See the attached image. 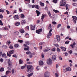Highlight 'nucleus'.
Masks as SVG:
<instances>
[{"mask_svg":"<svg viewBox=\"0 0 77 77\" xmlns=\"http://www.w3.org/2000/svg\"><path fill=\"white\" fill-rule=\"evenodd\" d=\"M27 72H31V70H32L33 69V66H32L31 65H28L27 66Z\"/></svg>","mask_w":77,"mask_h":77,"instance_id":"1","label":"nucleus"},{"mask_svg":"<svg viewBox=\"0 0 77 77\" xmlns=\"http://www.w3.org/2000/svg\"><path fill=\"white\" fill-rule=\"evenodd\" d=\"M66 4V1L65 0H62L60 2V5L61 6H63Z\"/></svg>","mask_w":77,"mask_h":77,"instance_id":"2","label":"nucleus"},{"mask_svg":"<svg viewBox=\"0 0 77 77\" xmlns=\"http://www.w3.org/2000/svg\"><path fill=\"white\" fill-rule=\"evenodd\" d=\"M53 30V29H51L49 31V33L47 35V38L49 39L50 36H51L52 35V33H51Z\"/></svg>","mask_w":77,"mask_h":77,"instance_id":"3","label":"nucleus"},{"mask_svg":"<svg viewBox=\"0 0 77 77\" xmlns=\"http://www.w3.org/2000/svg\"><path fill=\"white\" fill-rule=\"evenodd\" d=\"M45 77H49L50 75V73L48 72H46L44 74Z\"/></svg>","mask_w":77,"mask_h":77,"instance_id":"4","label":"nucleus"},{"mask_svg":"<svg viewBox=\"0 0 77 77\" xmlns=\"http://www.w3.org/2000/svg\"><path fill=\"white\" fill-rule=\"evenodd\" d=\"M26 54H29V57L30 58L33 57V54H32L31 52L30 51H28L27 52H26Z\"/></svg>","mask_w":77,"mask_h":77,"instance_id":"5","label":"nucleus"},{"mask_svg":"<svg viewBox=\"0 0 77 77\" xmlns=\"http://www.w3.org/2000/svg\"><path fill=\"white\" fill-rule=\"evenodd\" d=\"M47 63L48 65H51L52 64V60L49 58L47 60Z\"/></svg>","mask_w":77,"mask_h":77,"instance_id":"6","label":"nucleus"},{"mask_svg":"<svg viewBox=\"0 0 77 77\" xmlns=\"http://www.w3.org/2000/svg\"><path fill=\"white\" fill-rule=\"evenodd\" d=\"M72 18H73V21L75 23H76V21H77V17L75 16H72Z\"/></svg>","mask_w":77,"mask_h":77,"instance_id":"7","label":"nucleus"},{"mask_svg":"<svg viewBox=\"0 0 77 77\" xmlns=\"http://www.w3.org/2000/svg\"><path fill=\"white\" fill-rule=\"evenodd\" d=\"M8 63L9 66L10 67H11V66H12V62L10 60V59L8 60Z\"/></svg>","mask_w":77,"mask_h":77,"instance_id":"8","label":"nucleus"},{"mask_svg":"<svg viewBox=\"0 0 77 77\" xmlns=\"http://www.w3.org/2000/svg\"><path fill=\"white\" fill-rule=\"evenodd\" d=\"M42 32V29H39L38 30H37L36 31V33H38V34H39L41 32Z\"/></svg>","mask_w":77,"mask_h":77,"instance_id":"9","label":"nucleus"},{"mask_svg":"<svg viewBox=\"0 0 77 77\" xmlns=\"http://www.w3.org/2000/svg\"><path fill=\"white\" fill-rule=\"evenodd\" d=\"M14 18L15 20H18L20 18V16L17 15L14 16Z\"/></svg>","mask_w":77,"mask_h":77,"instance_id":"10","label":"nucleus"},{"mask_svg":"<svg viewBox=\"0 0 77 77\" xmlns=\"http://www.w3.org/2000/svg\"><path fill=\"white\" fill-rule=\"evenodd\" d=\"M30 28H31V30H34L35 29V25H33L31 26Z\"/></svg>","mask_w":77,"mask_h":77,"instance_id":"11","label":"nucleus"},{"mask_svg":"<svg viewBox=\"0 0 77 77\" xmlns=\"http://www.w3.org/2000/svg\"><path fill=\"white\" fill-rule=\"evenodd\" d=\"M56 55H53L52 57V59L53 61H54V60H55L56 59Z\"/></svg>","mask_w":77,"mask_h":77,"instance_id":"12","label":"nucleus"},{"mask_svg":"<svg viewBox=\"0 0 77 77\" xmlns=\"http://www.w3.org/2000/svg\"><path fill=\"white\" fill-rule=\"evenodd\" d=\"M56 38L57 39V41H60V36L59 35H57L56 36Z\"/></svg>","mask_w":77,"mask_h":77,"instance_id":"13","label":"nucleus"},{"mask_svg":"<svg viewBox=\"0 0 77 77\" xmlns=\"http://www.w3.org/2000/svg\"><path fill=\"white\" fill-rule=\"evenodd\" d=\"M74 45H75V42H74L72 44H71L70 46L72 48H73L74 47Z\"/></svg>","mask_w":77,"mask_h":77,"instance_id":"14","label":"nucleus"},{"mask_svg":"<svg viewBox=\"0 0 77 77\" xmlns=\"http://www.w3.org/2000/svg\"><path fill=\"white\" fill-rule=\"evenodd\" d=\"M21 23L22 24H25L26 23V20H23L21 21Z\"/></svg>","mask_w":77,"mask_h":77,"instance_id":"15","label":"nucleus"},{"mask_svg":"<svg viewBox=\"0 0 77 77\" xmlns=\"http://www.w3.org/2000/svg\"><path fill=\"white\" fill-rule=\"evenodd\" d=\"M36 12L37 14V16H39L40 15V12L38 10H36Z\"/></svg>","mask_w":77,"mask_h":77,"instance_id":"16","label":"nucleus"},{"mask_svg":"<svg viewBox=\"0 0 77 77\" xmlns=\"http://www.w3.org/2000/svg\"><path fill=\"white\" fill-rule=\"evenodd\" d=\"M10 72H11V71L9 70H8L6 72L5 74L6 75H9V74Z\"/></svg>","mask_w":77,"mask_h":77,"instance_id":"17","label":"nucleus"},{"mask_svg":"<svg viewBox=\"0 0 77 77\" xmlns=\"http://www.w3.org/2000/svg\"><path fill=\"white\" fill-rule=\"evenodd\" d=\"M2 56L3 57H5V59L7 58V56H6V54H2Z\"/></svg>","mask_w":77,"mask_h":77,"instance_id":"18","label":"nucleus"},{"mask_svg":"<svg viewBox=\"0 0 77 77\" xmlns=\"http://www.w3.org/2000/svg\"><path fill=\"white\" fill-rule=\"evenodd\" d=\"M19 31L21 32V33H23L25 32L24 30L22 29H20Z\"/></svg>","mask_w":77,"mask_h":77,"instance_id":"19","label":"nucleus"},{"mask_svg":"<svg viewBox=\"0 0 77 77\" xmlns=\"http://www.w3.org/2000/svg\"><path fill=\"white\" fill-rule=\"evenodd\" d=\"M61 49L63 51H63H66V48H63V47H61Z\"/></svg>","mask_w":77,"mask_h":77,"instance_id":"20","label":"nucleus"},{"mask_svg":"<svg viewBox=\"0 0 77 77\" xmlns=\"http://www.w3.org/2000/svg\"><path fill=\"white\" fill-rule=\"evenodd\" d=\"M66 69L68 71H71V68L69 67H68L67 68H66Z\"/></svg>","mask_w":77,"mask_h":77,"instance_id":"21","label":"nucleus"},{"mask_svg":"<svg viewBox=\"0 0 77 77\" xmlns=\"http://www.w3.org/2000/svg\"><path fill=\"white\" fill-rule=\"evenodd\" d=\"M19 65H21V64H23V60H22L21 59H20L19 60Z\"/></svg>","mask_w":77,"mask_h":77,"instance_id":"22","label":"nucleus"},{"mask_svg":"<svg viewBox=\"0 0 77 77\" xmlns=\"http://www.w3.org/2000/svg\"><path fill=\"white\" fill-rule=\"evenodd\" d=\"M14 52V50H11L9 51V53L10 54H12Z\"/></svg>","mask_w":77,"mask_h":77,"instance_id":"23","label":"nucleus"},{"mask_svg":"<svg viewBox=\"0 0 77 77\" xmlns=\"http://www.w3.org/2000/svg\"><path fill=\"white\" fill-rule=\"evenodd\" d=\"M39 65H43V61H40L39 62Z\"/></svg>","mask_w":77,"mask_h":77,"instance_id":"24","label":"nucleus"},{"mask_svg":"<svg viewBox=\"0 0 77 77\" xmlns=\"http://www.w3.org/2000/svg\"><path fill=\"white\" fill-rule=\"evenodd\" d=\"M19 46V45L18 44H15L14 46V47L15 48H17V47H18V46Z\"/></svg>","mask_w":77,"mask_h":77,"instance_id":"25","label":"nucleus"},{"mask_svg":"<svg viewBox=\"0 0 77 77\" xmlns=\"http://www.w3.org/2000/svg\"><path fill=\"white\" fill-rule=\"evenodd\" d=\"M26 66H27V65L25 64L24 66H21V69H24V68H25Z\"/></svg>","mask_w":77,"mask_h":77,"instance_id":"26","label":"nucleus"},{"mask_svg":"<svg viewBox=\"0 0 77 77\" xmlns=\"http://www.w3.org/2000/svg\"><path fill=\"white\" fill-rule=\"evenodd\" d=\"M20 24V23L19 22H18L15 23V25L16 26H18Z\"/></svg>","mask_w":77,"mask_h":77,"instance_id":"27","label":"nucleus"},{"mask_svg":"<svg viewBox=\"0 0 77 77\" xmlns=\"http://www.w3.org/2000/svg\"><path fill=\"white\" fill-rule=\"evenodd\" d=\"M66 9V11H68V7H69V5L68 4H66V6H65Z\"/></svg>","mask_w":77,"mask_h":77,"instance_id":"28","label":"nucleus"},{"mask_svg":"<svg viewBox=\"0 0 77 77\" xmlns=\"http://www.w3.org/2000/svg\"><path fill=\"white\" fill-rule=\"evenodd\" d=\"M25 36L26 38H29V34L28 33L26 34L25 35Z\"/></svg>","mask_w":77,"mask_h":77,"instance_id":"29","label":"nucleus"},{"mask_svg":"<svg viewBox=\"0 0 77 77\" xmlns=\"http://www.w3.org/2000/svg\"><path fill=\"white\" fill-rule=\"evenodd\" d=\"M39 6L38 5H35V8L36 9H39Z\"/></svg>","mask_w":77,"mask_h":77,"instance_id":"30","label":"nucleus"},{"mask_svg":"<svg viewBox=\"0 0 77 77\" xmlns=\"http://www.w3.org/2000/svg\"><path fill=\"white\" fill-rule=\"evenodd\" d=\"M4 71V68L2 67L0 68V72H2V71Z\"/></svg>","mask_w":77,"mask_h":77,"instance_id":"31","label":"nucleus"},{"mask_svg":"<svg viewBox=\"0 0 77 77\" xmlns=\"http://www.w3.org/2000/svg\"><path fill=\"white\" fill-rule=\"evenodd\" d=\"M11 43V41H7L6 42V44L7 45H8H8H9V44Z\"/></svg>","mask_w":77,"mask_h":77,"instance_id":"32","label":"nucleus"},{"mask_svg":"<svg viewBox=\"0 0 77 77\" xmlns=\"http://www.w3.org/2000/svg\"><path fill=\"white\" fill-rule=\"evenodd\" d=\"M40 4L41 6H44V3H42V2H40Z\"/></svg>","mask_w":77,"mask_h":77,"instance_id":"33","label":"nucleus"},{"mask_svg":"<svg viewBox=\"0 0 77 77\" xmlns=\"http://www.w3.org/2000/svg\"><path fill=\"white\" fill-rule=\"evenodd\" d=\"M53 11H54V12H55V13H59V11H58L57 10H54Z\"/></svg>","mask_w":77,"mask_h":77,"instance_id":"34","label":"nucleus"},{"mask_svg":"<svg viewBox=\"0 0 77 77\" xmlns=\"http://www.w3.org/2000/svg\"><path fill=\"white\" fill-rule=\"evenodd\" d=\"M50 49H45L43 50L44 52H47V51H48L49 50H50Z\"/></svg>","mask_w":77,"mask_h":77,"instance_id":"35","label":"nucleus"},{"mask_svg":"<svg viewBox=\"0 0 77 77\" xmlns=\"http://www.w3.org/2000/svg\"><path fill=\"white\" fill-rule=\"evenodd\" d=\"M33 75V73H31L29 74L28 75V76L29 77H30V76H32Z\"/></svg>","mask_w":77,"mask_h":77,"instance_id":"36","label":"nucleus"},{"mask_svg":"<svg viewBox=\"0 0 77 77\" xmlns=\"http://www.w3.org/2000/svg\"><path fill=\"white\" fill-rule=\"evenodd\" d=\"M20 17H21V18H24L25 17V16H24V15L23 14H20Z\"/></svg>","mask_w":77,"mask_h":77,"instance_id":"37","label":"nucleus"},{"mask_svg":"<svg viewBox=\"0 0 77 77\" xmlns=\"http://www.w3.org/2000/svg\"><path fill=\"white\" fill-rule=\"evenodd\" d=\"M52 2L54 3H57V0H53Z\"/></svg>","mask_w":77,"mask_h":77,"instance_id":"38","label":"nucleus"},{"mask_svg":"<svg viewBox=\"0 0 77 77\" xmlns=\"http://www.w3.org/2000/svg\"><path fill=\"white\" fill-rule=\"evenodd\" d=\"M8 28H7V27H5L3 29V30H8Z\"/></svg>","mask_w":77,"mask_h":77,"instance_id":"39","label":"nucleus"},{"mask_svg":"<svg viewBox=\"0 0 77 77\" xmlns=\"http://www.w3.org/2000/svg\"><path fill=\"white\" fill-rule=\"evenodd\" d=\"M7 56H8V57H11V54L10 53H8V52H7Z\"/></svg>","mask_w":77,"mask_h":77,"instance_id":"40","label":"nucleus"},{"mask_svg":"<svg viewBox=\"0 0 77 77\" xmlns=\"http://www.w3.org/2000/svg\"><path fill=\"white\" fill-rule=\"evenodd\" d=\"M51 28V24H49V26L48 27V29H50Z\"/></svg>","mask_w":77,"mask_h":77,"instance_id":"41","label":"nucleus"},{"mask_svg":"<svg viewBox=\"0 0 77 77\" xmlns=\"http://www.w3.org/2000/svg\"><path fill=\"white\" fill-rule=\"evenodd\" d=\"M44 17H45V15L42 14V16L41 18L42 20H44Z\"/></svg>","mask_w":77,"mask_h":77,"instance_id":"42","label":"nucleus"},{"mask_svg":"<svg viewBox=\"0 0 77 77\" xmlns=\"http://www.w3.org/2000/svg\"><path fill=\"white\" fill-rule=\"evenodd\" d=\"M29 47H27V48H24V50L25 51H26V50H29Z\"/></svg>","mask_w":77,"mask_h":77,"instance_id":"43","label":"nucleus"},{"mask_svg":"<svg viewBox=\"0 0 77 77\" xmlns=\"http://www.w3.org/2000/svg\"><path fill=\"white\" fill-rule=\"evenodd\" d=\"M54 46H55L56 47H59V45L57 44H54Z\"/></svg>","mask_w":77,"mask_h":77,"instance_id":"44","label":"nucleus"},{"mask_svg":"<svg viewBox=\"0 0 77 77\" xmlns=\"http://www.w3.org/2000/svg\"><path fill=\"white\" fill-rule=\"evenodd\" d=\"M57 51L58 53H59L60 52V49L58 48H57Z\"/></svg>","mask_w":77,"mask_h":77,"instance_id":"45","label":"nucleus"},{"mask_svg":"<svg viewBox=\"0 0 77 77\" xmlns=\"http://www.w3.org/2000/svg\"><path fill=\"white\" fill-rule=\"evenodd\" d=\"M72 5H73L74 6L77 7V4L76 3H73L72 4Z\"/></svg>","mask_w":77,"mask_h":77,"instance_id":"46","label":"nucleus"},{"mask_svg":"<svg viewBox=\"0 0 77 77\" xmlns=\"http://www.w3.org/2000/svg\"><path fill=\"white\" fill-rule=\"evenodd\" d=\"M51 50L53 51H56V48H54L51 49Z\"/></svg>","mask_w":77,"mask_h":77,"instance_id":"47","label":"nucleus"},{"mask_svg":"<svg viewBox=\"0 0 77 77\" xmlns=\"http://www.w3.org/2000/svg\"><path fill=\"white\" fill-rule=\"evenodd\" d=\"M26 29L27 30H29V26H27L26 27H25Z\"/></svg>","mask_w":77,"mask_h":77,"instance_id":"48","label":"nucleus"},{"mask_svg":"<svg viewBox=\"0 0 77 77\" xmlns=\"http://www.w3.org/2000/svg\"><path fill=\"white\" fill-rule=\"evenodd\" d=\"M25 43H26V44H27L28 45L30 44V42H29L28 41L26 42H25Z\"/></svg>","mask_w":77,"mask_h":77,"instance_id":"49","label":"nucleus"},{"mask_svg":"<svg viewBox=\"0 0 77 77\" xmlns=\"http://www.w3.org/2000/svg\"><path fill=\"white\" fill-rule=\"evenodd\" d=\"M12 56L13 57H15V58H17V55H16L15 54L14 55H13Z\"/></svg>","mask_w":77,"mask_h":77,"instance_id":"50","label":"nucleus"},{"mask_svg":"<svg viewBox=\"0 0 77 77\" xmlns=\"http://www.w3.org/2000/svg\"><path fill=\"white\" fill-rule=\"evenodd\" d=\"M18 42H20V43H22V42H23V41L21 40H18Z\"/></svg>","mask_w":77,"mask_h":77,"instance_id":"51","label":"nucleus"},{"mask_svg":"<svg viewBox=\"0 0 77 77\" xmlns=\"http://www.w3.org/2000/svg\"><path fill=\"white\" fill-rule=\"evenodd\" d=\"M15 35H19V32H14Z\"/></svg>","mask_w":77,"mask_h":77,"instance_id":"52","label":"nucleus"},{"mask_svg":"<svg viewBox=\"0 0 77 77\" xmlns=\"http://www.w3.org/2000/svg\"><path fill=\"white\" fill-rule=\"evenodd\" d=\"M19 11H20V12H21L23 11V10H21V8H19Z\"/></svg>","mask_w":77,"mask_h":77,"instance_id":"53","label":"nucleus"},{"mask_svg":"<svg viewBox=\"0 0 77 77\" xmlns=\"http://www.w3.org/2000/svg\"><path fill=\"white\" fill-rule=\"evenodd\" d=\"M69 41L68 40L66 42H65V44H69Z\"/></svg>","mask_w":77,"mask_h":77,"instance_id":"54","label":"nucleus"},{"mask_svg":"<svg viewBox=\"0 0 77 77\" xmlns=\"http://www.w3.org/2000/svg\"><path fill=\"white\" fill-rule=\"evenodd\" d=\"M55 75L56 77H59V75H58V74L57 73H55Z\"/></svg>","mask_w":77,"mask_h":77,"instance_id":"55","label":"nucleus"},{"mask_svg":"<svg viewBox=\"0 0 77 77\" xmlns=\"http://www.w3.org/2000/svg\"><path fill=\"white\" fill-rule=\"evenodd\" d=\"M0 62H3V59L1 58L0 59Z\"/></svg>","mask_w":77,"mask_h":77,"instance_id":"56","label":"nucleus"},{"mask_svg":"<svg viewBox=\"0 0 77 77\" xmlns=\"http://www.w3.org/2000/svg\"><path fill=\"white\" fill-rule=\"evenodd\" d=\"M9 48L10 49H12L14 48L13 47V46L12 45L10 46Z\"/></svg>","mask_w":77,"mask_h":77,"instance_id":"57","label":"nucleus"},{"mask_svg":"<svg viewBox=\"0 0 77 77\" xmlns=\"http://www.w3.org/2000/svg\"><path fill=\"white\" fill-rule=\"evenodd\" d=\"M61 26V24H59L57 26V28H59Z\"/></svg>","mask_w":77,"mask_h":77,"instance_id":"58","label":"nucleus"},{"mask_svg":"<svg viewBox=\"0 0 77 77\" xmlns=\"http://www.w3.org/2000/svg\"><path fill=\"white\" fill-rule=\"evenodd\" d=\"M0 25L2 26L3 25V23H2V21L1 20H0Z\"/></svg>","mask_w":77,"mask_h":77,"instance_id":"59","label":"nucleus"},{"mask_svg":"<svg viewBox=\"0 0 77 77\" xmlns=\"http://www.w3.org/2000/svg\"><path fill=\"white\" fill-rule=\"evenodd\" d=\"M4 10L0 9V12H4Z\"/></svg>","mask_w":77,"mask_h":77,"instance_id":"60","label":"nucleus"},{"mask_svg":"<svg viewBox=\"0 0 77 77\" xmlns=\"http://www.w3.org/2000/svg\"><path fill=\"white\" fill-rule=\"evenodd\" d=\"M23 46L24 47H28V46H27V44H24Z\"/></svg>","mask_w":77,"mask_h":77,"instance_id":"61","label":"nucleus"},{"mask_svg":"<svg viewBox=\"0 0 77 77\" xmlns=\"http://www.w3.org/2000/svg\"><path fill=\"white\" fill-rule=\"evenodd\" d=\"M52 24H57V23H56V22L54 21V22H52Z\"/></svg>","mask_w":77,"mask_h":77,"instance_id":"62","label":"nucleus"},{"mask_svg":"<svg viewBox=\"0 0 77 77\" xmlns=\"http://www.w3.org/2000/svg\"><path fill=\"white\" fill-rule=\"evenodd\" d=\"M6 11L7 14H9V13H10V12H9V11H8V10H6Z\"/></svg>","mask_w":77,"mask_h":77,"instance_id":"63","label":"nucleus"},{"mask_svg":"<svg viewBox=\"0 0 77 77\" xmlns=\"http://www.w3.org/2000/svg\"><path fill=\"white\" fill-rule=\"evenodd\" d=\"M0 18H3V15H2V14L0 15Z\"/></svg>","mask_w":77,"mask_h":77,"instance_id":"64","label":"nucleus"}]
</instances>
